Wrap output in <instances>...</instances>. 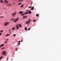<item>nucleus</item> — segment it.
<instances>
[{
  "label": "nucleus",
  "mask_w": 61,
  "mask_h": 61,
  "mask_svg": "<svg viewBox=\"0 0 61 61\" xmlns=\"http://www.w3.org/2000/svg\"><path fill=\"white\" fill-rule=\"evenodd\" d=\"M30 22H31V20L29 19L28 20V21H27L25 23L27 24L28 25H29L30 24Z\"/></svg>",
  "instance_id": "nucleus-1"
},
{
  "label": "nucleus",
  "mask_w": 61,
  "mask_h": 61,
  "mask_svg": "<svg viewBox=\"0 0 61 61\" xmlns=\"http://www.w3.org/2000/svg\"><path fill=\"white\" fill-rule=\"evenodd\" d=\"M6 52L5 51H3V52H2V54L3 55H6Z\"/></svg>",
  "instance_id": "nucleus-2"
},
{
  "label": "nucleus",
  "mask_w": 61,
  "mask_h": 61,
  "mask_svg": "<svg viewBox=\"0 0 61 61\" xmlns=\"http://www.w3.org/2000/svg\"><path fill=\"white\" fill-rule=\"evenodd\" d=\"M26 11L27 12H28V13H29L30 14H31V13H32L31 12V11L30 10H26Z\"/></svg>",
  "instance_id": "nucleus-3"
},
{
  "label": "nucleus",
  "mask_w": 61,
  "mask_h": 61,
  "mask_svg": "<svg viewBox=\"0 0 61 61\" xmlns=\"http://www.w3.org/2000/svg\"><path fill=\"white\" fill-rule=\"evenodd\" d=\"M16 13V12H14L13 14H12V15H13V16H15V15Z\"/></svg>",
  "instance_id": "nucleus-4"
},
{
  "label": "nucleus",
  "mask_w": 61,
  "mask_h": 61,
  "mask_svg": "<svg viewBox=\"0 0 61 61\" xmlns=\"http://www.w3.org/2000/svg\"><path fill=\"white\" fill-rule=\"evenodd\" d=\"M18 18H17L15 20H14V22H16L18 20Z\"/></svg>",
  "instance_id": "nucleus-5"
},
{
  "label": "nucleus",
  "mask_w": 61,
  "mask_h": 61,
  "mask_svg": "<svg viewBox=\"0 0 61 61\" xmlns=\"http://www.w3.org/2000/svg\"><path fill=\"white\" fill-rule=\"evenodd\" d=\"M9 24V23L7 22L5 23V24L4 25H5V26H6V25H8Z\"/></svg>",
  "instance_id": "nucleus-6"
},
{
  "label": "nucleus",
  "mask_w": 61,
  "mask_h": 61,
  "mask_svg": "<svg viewBox=\"0 0 61 61\" xmlns=\"http://www.w3.org/2000/svg\"><path fill=\"white\" fill-rule=\"evenodd\" d=\"M10 6H12V5L11 4H7V7H10Z\"/></svg>",
  "instance_id": "nucleus-7"
},
{
  "label": "nucleus",
  "mask_w": 61,
  "mask_h": 61,
  "mask_svg": "<svg viewBox=\"0 0 61 61\" xmlns=\"http://www.w3.org/2000/svg\"><path fill=\"white\" fill-rule=\"evenodd\" d=\"M16 27L17 29H19V26L18 25V24H17L16 25Z\"/></svg>",
  "instance_id": "nucleus-8"
},
{
  "label": "nucleus",
  "mask_w": 61,
  "mask_h": 61,
  "mask_svg": "<svg viewBox=\"0 0 61 61\" xmlns=\"http://www.w3.org/2000/svg\"><path fill=\"white\" fill-rule=\"evenodd\" d=\"M4 2H5V3H6V4H8V1L6 0H4Z\"/></svg>",
  "instance_id": "nucleus-9"
},
{
  "label": "nucleus",
  "mask_w": 61,
  "mask_h": 61,
  "mask_svg": "<svg viewBox=\"0 0 61 61\" xmlns=\"http://www.w3.org/2000/svg\"><path fill=\"white\" fill-rule=\"evenodd\" d=\"M18 26L19 27H22V25L20 24H19Z\"/></svg>",
  "instance_id": "nucleus-10"
},
{
  "label": "nucleus",
  "mask_w": 61,
  "mask_h": 61,
  "mask_svg": "<svg viewBox=\"0 0 61 61\" xmlns=\"http://www.w3.org/2000/svg\"><path fill=\"white\" fill-rule=\"evenodd\" d=\"M23 11H20V12H19V14H22V13H23Z\"/></svg>",
  "instance_id": "nucleus-11"
},
{
  "label": "nucleus",
  "mask_w": 61,
  "mask_h": 61,
  "mask_svg": "<svg viewBox=\"0 0 61 61\" xmlns=\"http://www.w3.org/2000/svg\"><path fill=\"white\" fill-rule=\"evenodd\" d=\"M12 31H14V30H15V27H13V28H12Z\"/></svg>",
  "instance_id": "nucleus-12"
},
{
  "label": "nucleus",
  "mask_w": 61,
  "mask_h": 61,
  "mask_svg": "<svg viewBox=\"0 0 61 61\" xmlns=\"http://www.w3.org/2000/svg\"><path fill=\"white\" fill-rule=\"evenodd\" d=\"M28 14V12H25V14L26 15L27 14Z\"/></svg>",
  "instance_id": "nucleus-13"
},
{
  "label": "nucleus",
  "mask_w": 61,
  "mask_h": 61,
  "mask_svg": "<svg viewBox=\"0 0 61 61\" xmlns=\"http://www.w3.org/2000/svg\"><path fill=\"white\" fill-rule=\"evenodd\" d=\"M34 7H32L31 8V10H34Z\"/></svg>",
  "instance_id": "nucleus-14"
},
{
  "label": "nucleus",
  "mask_w": 61,
  "mask_h": 61,
  "mask_svg": "<svg viewBox=\"0 0 61 61\" xmlns=\"http://www.w3.org/2000/svg\"><path fill=\"white\" fill-rule=\"evenodd\" d=\"M26 16H24L23 17V18H25L26 17Z\"/></svg>",
  "instance_id": "nucleus-15"
},
{
  "label": "nucleus",
  "mask_w": 61,
  "mask_h": 61,
  "mask_svg": "<svg viewBox=\"0 0 61 61\" xmlns=\"http://www.w3.org/2000/svg\"><path fill=\"white\" fill-rule=\"evenodd\" d=\"M25 15V14H21V15H22V16H24V15Z\"/></svg>",
  "instance_id": "nucleus-16"
},
{
  "label": "nucleus",
  "mask_w": 61,
  "mask_h": 61,
  "mask_svg": "<svg viewBox=\"0 0 61 61\" xmlns=\"http://www.w3.org/2000/svg\"><path fill=\"white\" fill-rule=\"evenodd\" d=\"M0 2L1 3H3V0H0Z\"/></svg>",
  "instance_id": "nucleus-17"
},
{
  "label": "nucleus",
  "mask_w": 61,
  "mask_h": 61,
  "mask_svg": "<svg viewBox=\"0 0 61 61\" xmlns=\"http://www.w3.org/2000/svg\"><path fill=\"white\" fill-rule=\"evenodd\" d=\"M25 30H27V27H25Z\"/></svg>",
  "instance_id": "nucleus-18"
},
{
  "label": "nucleus",
  "mask_w": 61,
  "mask_h": 61,
  "mask_svg": "<svg viewBox=\"0 0 61 61\" xmlns=\"http://www.w3.org/2000/svg\"><path fill=\"white\" fill-rule=\"evenodd\" d=\"M14 20V18H12V19L11 20H12V21H13Z\"/></svg>",
  "instance_id": "nucleus-19"
},
{
  "label": "nucleus",
  "mask_w": 61,
  "mask_h": 61,
  "mask_svg": "<svg viewBox=\"0 0 61 61\" xmlns=\"http://www.w3.org/2000/svg\"><path fill=\"white\" fill-rule=\"evenodd\" d=\"M1 46H4V44H1Z\"/></svg>",
  "instance_id": "nucleus-20"
},
{
  "label": "nucleus",
  "mask_w": 61,
  "mask_h": 61,
  "mask_svg": "<svg viewBox=\"0 0 61 61\" xmlns=\"http://www.w3.org/2000/svg\"><path fill=\"white\" fill-rule=\"evenodd\" d=\"M38 15H38V14H37L36 15V16H38Z\"/></svg>",
  "instance_id": "nucleus-21"
},
{
  "label": "nucleus",
  "mask_w": 61,
  "mask_h": 61,
  "mask_svg": "<svg viewBox=\"0 0 61 61\" xmlns=\"http://www.w3.org/2000/svg\"><path fill=\"white\" fill-rule=\"evenodd\" d=\"M18 4H19V5H21V3H18Z\"/></svg>",
  "instance_id": "nucleus-22"
},
{
  "label": "nucleus",
  "mask_w": 61,
  "mask_h": 61,
  "mask_svg": "<svg viewBox=\"0 0 61 61\" xmlns=\"http://www.w3.org/2000/svg\"><path fill=\"white\" fill-rule=\"evenodd\" d=\"M3 30H1V31H0V32L1 33H3Z\"/></svg>",
  "instance_id": "nucleus-23"
},
{
  "label": "nucleus",
  "mask_w": 61,
  "mask_h": 61,
  "mask_svg": "<svg viewBox=\"0 0 61 61\" xmlns=\"http://www.w3.org/2000/svg\"><path fill=\"white\" fill-rule=\"evenodd\" d=\"M20 7H23V5H22Z\"/></svg>",
  "instance_id": "nucleus-24"
},
{
  "label": "nucleus",
  "mask_w": 61,
  "mask_h": 61,
  "mask_svg": "<svg viewBox=\"0 0 61 61\" xmlns=\"http://www.w3.org/2000/svg\"><path fill=\"white\" fill-rule=\"evenodd\" d=\"M30 29H31V28H29L28 29V30H30Z\"/></svg>",
  "instance_id": "nucleus-25"
},
{
  "label": "nucleus",
  "mask_w": 61,
  "mask_h": 61,
  "mask_svg": "<svg viewBox=\"0 0 61 61\" xmlns=\"http://www.w3.org/2000/svg\"><path fill=\"white\" fill-rule=\"evenodd\" d=\"M0 18H3V17H4V16H0Z\"/></svg>",
  "instance_id": "nucleus-26"
},
{
  "label": "nucleus",
  "mask_w": 61,
  "mask_h": 61,
  "mask_svg": "<svg viewBox=\"0 0 61 61\" xmlns=\"http://www.w3.org/2000/svg\"><path fill=\"white\" fill-rule=\"evenodd\" d=\"M0 59H2V58H3V57H0Z\"/></svg>",
  "instance_id": "nucleus-27"
},
{
  "label": "nucleus",
  "mask_w": 61,
  "mask_h": 61,
  "mask_svg": "<svg viewBox=\"0 0 61 61\" xmlns=\"http://www.w3.org/2000/svg\"><path fill=\"white\" fill-rule=\"evenodd\" d=\"M5 49V47H3L1 48V49Z\"/></svg>",
  "instance_id": "nucleus-28"
},
{
  "label": "nucleus",
  "mask_w": 61,
  "mask_h": 61,
  "mask_svg": "<svg viewBox=\"0 0 61 61\" xmlns=\"http://www.w3.org/2000/svg\"><path fill=\"white\" fill-rule=\"evenodd\" d=\"M15 51H17V49L16 48V50H15Z\"/></svg>",
  "instance_id": "nucleus-29"
},
{
  "label": "nucleus",
  "mask_w": 61,
  "mask_h": 61,
  "mask_svg": "<svg viewBox=\"0 0 61 61\" xmlns=\"http://www.w3.org/2000/svg\"><path fill=\"white\" fill-rule=\"evenodd\" d=\"M31 6H29L28 7V8H31Z\"/></svg>",
  "instance_id": "nucleus-30"
},
{
  "label": "nucleus",
  "mask_w": 61,
  "mask_h": 61,
  "mask_svg": "<svg viewBox=\"0 0 61 61\" xmlns=\"http://www.w3.org/2000/svg\"><path fill=\"white\" fill-rule=\"evenodd\" d=\"M36 21V20H34L33 22H35Z\"/></svg>",
  "instance_id": "nucleus-31"
},
{
  "label": "nucleus",
  "mask_w": 61,
  "mask_h": 61,
  "mask_svg": "<svg viewBox=\"0 0 61 61\" xmlns=\"http://www.w3.org/2000/svg\"><path fill=\"white\" fill-rule=\"evenodd\" d=\"M15 36V34H14L13 35V36Z\"/></svg>",
  "instance_id": "nucleus-32"
},
{
  "label": "nucleus",
  "mask_w": 61,
  "mask_h": 61,
  "mask_svg": "<svg viewBox=\"0 0 61 61\" xmlns=\"http://www.w3.org/2000/svg\"><path fill=\"white\" fill-rule=\"evenodd\" d=\"M5 43V44H6V43H7V41H6Z\"/></svg>",
  "instance_id": "nucleus-33"
},
{
  "label": "nucleus",
  "mask_w": 61,
  "mask_h": 61,
  "mask_svg": "<svg viewBox=\"0 0 61 61\" xmlns=\"http://www.w3.org/2000/svg\"><path fill=\"white\" fill-rule=\"evenodd\" d=\"M18 45H20V43H18Z\"/></svg>",
  "instance_id": "nucleus-34"
},
{
  "label": "nucleus",
  "mask_w": 61,
  "mask_h": 61,
  "mask_svg": "<svg viewBox=\"0 0 61 61\" xmlns=\"http://www.w3.org/2000/svg\"><path fill=\"white\" fill-rule=\"evenodd\" d=\"M2 34H1V33H0V36L1 35H2Z\"/></svg>",
  "instance_id": "nucleus-35"
},
{
  "label": "nucleus",
  "mask_w": 61,
  "mask_h": 61,
  "mask_svg": "<svg viewBox=\"0 0 61 61\" xmlns=\"http://www.w3.org/2000/svg\"><path fill=\"white\" fill-rule=\"evenodd\" d=\"M9 35H10V34H7V35L8 36H9Z\"/></svg>",
  "instance_id": "nucleus-36"
},
{
  "label": "nucleus",
  "mask_w": 61,
  "mask_h": 61,
  "mask_svg": "<svg viewBox=\"0 0 61 61\" xmlns=\"http://www.w3.org/2000/svg\"><path fill=\"white\" fill-rule=\"evenodd\" d=\"M8 40V39H7L6 41H7Z\"/></svg>",
  "instance_id": "nucleus-37"
},
{
  "label": "nucleus",
  "mask_w": 61,
  "mask_h": 61,
  "mask_svg": "<svg viewBox=\"0 0 61 61\" xmlns=\"http://www.w3.org/2000/svg\"><path fill=\"white\" fill-rule=\"evenodd\" d=\"M2 46H1V45L0 46V47H2Z\"/></svg>",
  "instance_id": "nucleus-38"
},
{
  "label": "nucleus",
  "mask_w": 61,
  "mask_h": 61,
  "mask_svg": "<svg viewBox=\"0 0 61 61\" xmlns=\"http://www.w3.org/2000/svg\"><path fill=\"white\" fill-rule=\"evenodd\" d=\"M6 36H8V35H7V34L6 35Z\"/></svg>",
  "instance_id": "nucleus-39"
},
{
  "label": "nucleus",
  "mask_w": 61,
  "mask_h": 61,
  "mask_svg": "<svg viewBox=\"0 0 61 61\" xmlns=\"http://www.w3.org/2000/svg\"><path fill=\"white\" fill-rule=\"evenodd\" d=\"M19 43H20V41H19Z\"/></svg>",
  "instance_id": "nucleus-40"
},
{
  "label": "nucleus",
  "mask_w": 61,
  "mask_h": 61,
  "mask_svg": "<svg viewBox=\"0 0 61 61\" xmlns=\"http://www.w3.org/2000/svg\"><path fill=\"white\" fill-rule=\"evenodd\" d=\"M7 60H8V58H7Z\"/></svg>",
  "instance_id": "nucleus-41"
},
{
  "label": "nucleus",
  "mask_w": 61,
  "mask_h": 61,
  "mask_svg": "<svg viewBox=\"0 0 61 61\" xmlns=\"http://www.w3.org/2000/svg\"><path fill=\"white\" fill-rule=\"evenodd\" d=\"M21 1V0H19V1Z\"/></svg>",
  "instance_id": "nucleus-42"
},
{
  "label": "nucleus",
  "mask_w": 61,
  "mask_h": 61,
  "mask_svg": "<svg viewBox=\"0 0 61 61\" xmlns=\"http://www.w3.org/2000/svg\"><path fill=\"white\" fill-rule=\"evenodd\" d=\"M9 30L10 31H11V29H10V30Z\"/></svg>",
  "instance_id": "nucleus-43"
},
{
  "label": "nucleus",
  "mask_w": 61,
  "mask_h": 61,
  "mask_svg": "<svg viewBox=\"0 0 61 61\" xmlns=\"http://www.w3.org/2000/svg\"><path fill=\"white\" fill-rule=\"evenodd\" d=\"M21 41V42H23V41Z\"/></svg>",
  "instance_id": "nucleus-44"
},
{
  "label": "nucleus",
  "mask_w": 61,
  "mask_h": 61,
  "mask_svg": "<svg viewBox=\"0 0 61 61\" xmlns=\"http://www.w3.org/2000/svg\"><path fill=\"white\" fill-rule=\"evenodd\" d=\"M1 59H0V60H1Z\"/></svg>",
  "instance_id": "nucleus-45"
},
{
  "label": "nucleus",
  "mask_w": 61,
  "mask_h": 61,
  "mask_svg": "<svg viewBox=\"0 0 61 61\" xmlns=\"http://www.w3.org/2000/svg\"><path fill=\"white\" fill-rule=\"evenodd\" d=\"M22 0V1H23V0Z\"/></svg>",
  "instance_id": "nucleus-46"
}]
</instances>
